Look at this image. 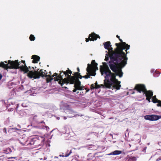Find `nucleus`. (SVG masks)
<instances>
[{"mask_svg": "<svg viewBox=\"0 0 161 161\" xmlns=\"http://www.w3.org/2000/svg\"><path fill=\"white\" fill-rule=\"evenodd\" d=\"M104 45V47L108 51V53L106 54L105 60H107L108 56L110 57L111 60L109 66L110 69L117 75L120 77H121L123 73L121 68L126 64L127 59L126 54L123 51V50L129 49L130 46L123 42L119 46L117 47L114 52L112 50L109 42H106Z\"/></svg>", "mask_w": 161, "mask_h": 161, "instance_id": "f257e3e1", "label": "nucleus"}, {"mask_svg": "<svg viewBox=\"0 0 161 161\" xmlns=\"http://www.w3.org/2000/svg\"><path fill=\"white\" fill-rule=\"evenodd\" d=\"M100 69L102 75L104 74L106 75L104 81L105 86L109 88L119 90L121 87L120 82L116 79L114 74L111 73L107 64L103 63V65L100 66Z\"/></svg>", "mask_w": 161, "mask_h": 161, "instance_id": "f03ea898", "label": "nucleus"}, {"mask_svg": "<svg viewBox=\"0 0 161 161\" xmlns=\"http://www.w3.org/2000/svg\"><path fill=\"white\" fill-rule=\"evenodd\" d=\"M0 67H2L6 69H16L19 68L21 70L25 73H26L28 71V68L26 66L25 63V61L23 60H22L21 62H19L18 60L13 61L8 60V62L5 61L0 63Z\"/></svg>", "mask_w": 161, "mask_h": 161, "instance_id": "7ed1b4c3", "label": "nucleus"}, {"mask_svg": "<svg viewBox=\"0 0 161 161\" xmlns=\"http://www.w3.org/2000/svg\"><path fill=\"white\" fill-rule=\"evenodd\" d=\"M27 75L29 77L34 78H39L40 76L43 77L49 76V77L47 78V80L49 81H50L53 79H54L55 81H58L59 78H61V76H58V74L56 73H55L52 76H50L49 75H47L46 70H43L42 69L40 70L39 71H29Z\"/></svg>", "mask_w": 161, "mask_h": 161, "instance_id": "20e7f679", "label": "nucleus"}, {"mask_svg": "<svg viewBox=\"0 0 161 161\" xmlns=\"http://www.w3.org/2000/svg\"><path fill=\"white\" fill-rule=\"evenodd\" d=\"M92 65L89 64H88V66L86 69V71L87 72V74L85 76H82L80 75V74L78 73H75V76H77L78 78L81 79L82 77L85 78L86 79L89 78L90 75L94 76L96 73L95 71L98 69V68L97 67V64L95 62V60H93L92 61Z\"/></svg>", "mask_w": 161, "mask_h": 161, "instance_id": "39448f33", "label": "nucleus"}, {"mask_svg": "<svg viewBox=\"0 0 161 161\" xmlns=\"http://www.w3.org/2000/svg\"><path fill=\"white\" fill-rule=\"evenodd\" d=\"M68 80L65 79L64 80L65 83H69L71 84L75 83L74 86L75 88L78 90H82L84 87L80 83V81L76 76H69Z\"/></svg>", "mask_w": 161, "mask_h": 161, "instance_id": "423d86ee", "label": "nucleus"}, {"mask_svg": "<svg viewBox=\"0 0 161 161\" xmlns=\"http://www.w3.org/2000/svg\"><path fill=\"white\" fill-rule=\"evenodd\" d=\"M135 88L140 92L141 91L144 92L145 93L146 96V99L148 100L149 102H150L151 98L153 95L152 92L150 91H146L145 86L142 85H137L136 86Z\"/></svg>", "mask_w": 161, "mask_h": 161, "instance_id": "0eeeda50", "label": "nucleus"}, {"mask_svg": "<svg viewBox=\"0 0 161 161\" xmlns=\"http://www.w3.org/2000/svg\"><path fill=\"white\" fill-rule=\"evenodd\" d=\"M71 73H72V72L70 70H67V73L65 72H63V75H66L67 74H68L67 78H65L64 79H62V75H61L62 73H60V75H57L58 76H59L61 77V78H59V79L58 80H59L58 83L59 84H61V86H62V85L64 83H65L64 82V80L65 79L68 80L69 79L68 78L69 77V76H71L70 75H69V74L70 75L71 74Z\"/></svg>", "mask_w": 161, "mask_h": 161, "instance_id": "6e6552de", "label": "nucleus"}, {"mask_svg": "<svg viewBox=\"0 0 161 161\" xmlns=\"http://www.w3.org/2000/svg\"><path fill=\"white\" fill-rule=\"evenodd\" d=\"M97 38H100L99 36L95 34L94 33H92L89 35V39L86 38V42H87L89 40L94 41L96 40Z\"/></svg>", "mask_w": 161, "mask_h": 161, "instance_id": "1a4fd4ad", "label": "nucleus"}, {"mask_svg": "<svg viewBox=\"0 0 161 161\" xmlns=\"http://www.w3.org/2000/svg\"><path fill=\"white\" fill-rule=\"evenodd\" d=\"M152 102L154 103H158L157 106L161 107V102L158 100L156 97V96H154L152 97Z\"/></svg>", "mask_w": 161, "mask_h": 161, "instance_id": "9d476101", "label": "nucleus"}, {"mask_svg": "<svg viewBox=\"0 0 161 161\" xmlns=\"http://www.w3.org/2000/svg\"><path fill=\"white\" fill-rule=\"evenodd\" d=\"M32 58L33 59L32 62L34 63H36L39 61L40 57L37 56L33 55L32 57Z\"/></svg>", "mask_w": 161, "mask_h": 161, "instance_id": "9b49d317", "label": "nucleus"}, {"mask_svg": "<svg viewBox=\"0 0 161 161\" xmlns=\"http://www.w3.org/2000/svg\"><path fill=\"white\" fill-rule=\"evenodd\" d=\"M161 118V116L152 114V121H154Z\"/></svg>", "mask_w": 161, "mask_h": 161, "instance_id": "f8f14e48", "label": "nucleus"}, {"mask_svg": "<svg viewBox=\"0 0 161 161\" xmlns=\"http://www.w3.org/2000/svg\"><path fill=\"white\" fill-rule=\"evenodd\" d=\"M122 153V151L119 150H116L114 151L112 153L109 154V155H117L119 154Z\"/></svg>", "mask_w": 161, "mask_h": 161, "instance_id": "ddd939ff", "label": "nucleus"}, {"mask_svg": "<svg viewBox=\"0 0 161 161\" xmlns=\"http://www.w3.org/2000/svg\"><path fill=\"white\" fill-rule=\"evenodd\" d=\"M100 87V86L97 84V83L96 82L94 84H92L91 85V89L93 88H98Z\"/></svg>", "mask_w": 161, "mask_h": 161, "instance_id": "4468645a", "label": "nucleus"}, {"mask_svg": "<svg viewBox=\"0 0 161 161\" xmlns=\"http://www.w3.org/2000/svg\"><path fill=\"white\" fill-rule=\"evenodd\" d=\"M144 118L146 120H148L152 121V114L145 115Z\"/></svg>", "mask_w": 161, "mask_h": 161, "instance_id": "2eb2a0df", "label": "nucleus"}, {"mask_svg": "<svg viewBox=\"0 0 161 161\" xmlns=\"http://www.w3.org/2000/svg\"><path fill=\"white\" fill-rule=\"evenodd\" d=\"M30 39L31 41H34L35 37L33 35H31L30 36Z\"/></svg>", "mask_w": 161, "mask_h": 161, "instance_id": "dca6fc26", "label": "nucleus"}, {"mask_svg": "<svg viewBox=\"0 0 161 161\" xmlns=\"http://www.w3.org/2000/svg\"><path fill=\"white\" fill-rule=\"evenodd\" d=\"M70 153H71V152H70L69 154H66L65 156L63 155H59L60 156H62V157H68V156L70 154Z\"/></svg>", "mask_w": 161, "mask_h": 161, "instance_id": "f3484780", "label": "nucleus"}, {"mask_svg": "<svg viewBox=\"0 0 161 161\" xmlns=\"http://www.w3.org/2000/svg\"><path fill=\"white\" fill-rule=\"evenodd\" d=\"M77 89H76V88H75V89H74L73 90V92H75L76 91Z\"/></svg>", "mask_w": 161, "mask_h": 161, "instance_id": "a211bd4d", "label": "nucleus"}, {"mask_svg": "<svg viewBox=\"0 0 161 161\" xmlns=\"http://www.w3.org/2000/svg\"><path fill=\"white\" fill-rule=\"evenodd\" d=\"M2 77V75L1 74H0V80H1Z\"/></svg>", "mask_w": 161, "mask_h": 161, "instance_id": "6ab92c4d", "label": "nucleus"}, {"mask_svg": "<svg viewBox=\"0 0 161 161\" xmlns=\"http://www.w3.org/2000/svg\"><path fill=\"white\" fill-rule=\"evenodd\" d=\"M78 70L79 71V68H77Z\"/></svg>", "mask_w": 161, "mask_h": 161, "instance_id": "aec40b11", "label": "nucleus"}, {"mask_svg": "<svg viewBox=\"0 0 161 161\" xmlns=\"http://www.w3.org/2000/svg\"><path fill=\"white\" fill-rule=\"evenodd\" d=\"M117 37L118 38H119V36L118 35H117Z\"/></svg>", "mask_w": 161, "mask_h": 161, "instance_id": "412c9836", "label": "nucleus"}, {"mask_svg": "<svg viewBox=\"0 0 161 161\" xmlns=\"http://www.w3.org/2000/svg\"><path fill=\"white\" fill-rule=\"evenodd\" d=\"M119 40L121 42H122V40L121 39H119Z\"/></svg>", "mask_w": 161, "mask_h": 161, "instance_id": "4be33fe9", "label": "nucleus"}, {"mask_svg": "<svg viewBox=\"0 0 161 161\" xmlns=\"http://www.w3.org/2000/svg\"><path fill=\"white\" fill-rule=\"evenodd\" d=\"M118 45V44H117V43H116V45L117 46V45Z\"/></svg>", "mask_w": 161, "mask_h": 161, "instance_id": "5701e85b", "label": "nucleus"}, {"mask_svg": "<svg viewBox=\"0 0 161 161\" xmlns=\"http://www.w3.org/2000/svg\"><path fill=\"white\" fill-rule=\"evenodd\" d=\"M125 52H126V50H125Z\"/></svg>", "mask_w": 161, "mask_h": 161, "instance_id": "b1692460", "label": "nucleus"}]
</instances>
